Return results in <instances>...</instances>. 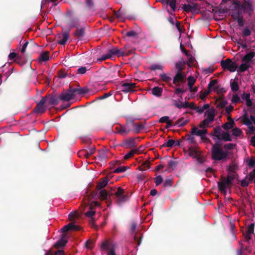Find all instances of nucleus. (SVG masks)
<instances>
[{
    "instance_id": "1",
    "label": "nucleus",
    "mask_w": 255,
    "mask_h": 255,
    "mask_svg": "<svg viewBox=\"0 0 255 255\" xmlns=\"http://www.w3.org/2000/svg\"><path fill=\"white\" fill-rule=\"evenodd\" d=\"M250 1H233L229 8L226 9V12L229 11L233 17L237 19L239 25L243 26L244 20L242 17H240V15L243 13L251 15L254 8Z\"/></svg>"
},
{
    "instance_id": "2",
    "label": "nucleus",
    "mask_w": 255,
    "mask_h": 255,
    "mask_svg": "<svg viewBox=\"0 0 255 255\" xmlns=\"http://www.w3.org/2000/svg\"><path fill=\"white\" fill-rule=\"evenodd\" d=\"M212 151V157L216 160L223 159L229 154V151L224 150L218 143L213 146Z\"/></svg>"
},
{
    "instance_id": "3",
    "label": "nucleus",
    "mask_w": 255,
    "mask_h": 255,
    "mask_svg": "<svg viewBox=\"0 0 255 255\" xmlns=\"http://www.w3.org/2000/svg\"><path fill=\"white\" fill-rule=\"evenodd\" d=\"M213 139L218 143L219 140H221L225 141L232 140L231 135L228 132L223 130L220 127L216 128L215 129Z\"/></svg>"
},
{
    "instance_id": "4",
    "label": "nucleus",
    "mask_w": 255,
    "mask_h": 255,
    "mask_svg": "<svg viewBox=\"0 0 255 255\" xmlns=\"http://www.w3.org/2000/svg\"><path fill=\"white\" fill-rule=\"evenodd\" d=\"M124 54L123 51H121L117 47H114L110 49L108 53L106 54L103 55L101 57L97 59V60L101 62L102 61L105 60L107 59H110L114 55H118V56H122Z\"/></svg>"
},
{
    "instance_id": "5",
    "label": "nucleus",
    "mask_w": 255,
    "mask_h": 255,
    "mask_svg": "<svg viewBox=\"0 0 255 255\" xmlns=\"http://www.w3.org/2000/svg\"><path fill=\"white\" fill-rule=\"evenodd\" d=\"M242 121L243 124L247 126L249 133H252L255 131V117L254 116H244L242 118Z\"/></svg>"
},
{
    "instance_id": "6",
    "label": "nucleus",
    "mask_w": 255,
    "mask_h": 255,
    "mask_svg": "<svg viewBox=\"0 0 255 255\" xmlns=\"http://www.w3.org/2000/svg\"><path fill=\"white\" fill-rule=\"evenodd\" d=\"M206 119L200 124V127L205 128L208 125L214 121L215 117V110L213 109H208L206 113Z\"/></svg>"
},
{
    "instance_id": "7",
    "label": "nucleus",
    "mask_w": 255,
    "mask_h": 255,
    "mask_svg": "<svg viewBox=\"0 0 255 255\" xmlns=\"http://www.w3.org/2000/svg\"><path fill=\"white\" fill-rule=\"evenodd\" d=\"M221 65L223 69H227L231 72H234L237 70V65L230 59H227L221 61Z\"/></svg>"
},
{
    "instance_id": "8",
    "label": "nucleus",
    "mask_w": 255,
    "mask_h": 255,
    "mask_svg": "<svg viewBox=\"0 0 255 255\" xmlns=\"http://www.w3.org/2000/svg\"><path fill=\"white\" fill-rule=\"evenodd\" d=\"M76 91H77L70 88L68 91L64 92L61 94L60 96V99L63 101H69L76 96L75 93Z\"/></svg>"
},
{
    "instance_id": "9",
    "label": "nucleus",
    "mask_w": 255,
    "mask_h": 255,
    "mask_svg": "<svg viewBox=\"0 0 255 255\" xmlns=\"http://www.w3.org/2000/svg\"><path fill=\"white\" fill-rule=\"evenodd\" d=\"M189 154L193 158H196L200 162H202L201 152L197 147H190L188 149Z\"/></svg>"
},
{
    "instance_id": "10",
    "label": "nucleus",
    "mask_w": 255,
    "mask_h": 255,
    "mask_svg": "<svg viewBox=\"0 0 255 255\" xmlns=\"http://www.w3.org/2000/svg\"><path fill=\"white\" fill-rule=\"evenodd\" d=\"M232 184V183L230 181L224 178L222 179L221 182L218 183V187L222 192L224 194H226L227 189L231 188Z\"/></svg>"
},
{
    "instance_id": "11",
    "label": "nucleus",
    "mask_w": 255,
    "mask_h": 255,
    "mask_svg": "<svg viewBox=\"0 0 255 255\" xmlns=\"http://www.w3.org/2000/svg\"><path fill=\"white\" fill-rule=\"evenodd\" d=\"M183 8L187 12H196L199 10L200 6L197 4L190 1L188 4L183 5Z\"/></svg>"
},
{
    "instance_id": "12",
    "label": "nucleus",
    "mask_w": 255,
    "mask_h": 255,
    "mask_svg": "<svg viewBox=\"0 0 255 255\" xmlns=\"http://www.w3.org/2000/svg\"><path fill=\"white\" fill-rule=\"evenodd\" d=\"M208 89L210 92H216L218 93H221L225 92L223 88L219 89L217 86V82L214 80L211 81L208 84Z\"/></svg>"
},
{
    "instance_id": "13",
    "label": "nucleus",
    "mask_w": 255,
    "mask_h": 255,
    "mask_svg": "<svg viewBox=\"0 0 255 255\" xmlns=\"http://www.w3.org/2000/svg\"><path fill=\"white\" fill-rule=\"evenodd\" d=\"M99 205V203L96 201H93V202H91V203L90 205V207H89L90 211H87L85 213V215L87 217L91 218L90 220L91 223H93L94 221L93 220V218H92V217L93 216V215L95 214V213L94 208V207L98 206Z\"/></svg>"
},
{
    "instance_id": "14",
    "label": "nucleus",
    "mask_w": 255,
    "mask_h": 255,
    "mask_svg": "<svg viewBox=\"0 0 255 255\" xmlns=\"http://www.w3.org/2000/svg\"><path fill=\"white\" fill-rule=\"evenodd\" d=\"M102 249L108 251L107 255H116L114 247L109 242H105L102 244Z\"/></svg>"
},
{
    "instance_id": "15",
    "label": "nucleus",
    "mask_w": 255,
    "mask_h": 255,
    "mask_svg": "<svg viewBox=\"0 0 255 255\" xmlns=\"http://www.w3.org/2000/svg\"><path fill=\"white\" fill-rule=\"evenodd\" d=\"M135 87V84L127 82L122 85L121 87V90L125 93H128L133 91V89Z\"/></svg>"
},
{
    "instance_id": "16",
    "label": "nucleus",
    "mask_w": 255,
    "mask_h": 255,
    "mask_svg": "<svg viewBox=\"0 0 255 255\" xmlns=\"http://www.w3.org/2000/svg\"><path fill=\"white\" fill-rule=\"evenodd\" d=\"M180 48L181 50L184 53L187 57V64L189 66H191L192 65L194 64V62L195 61V58L192 56L191 55L189 54V53L183 48V46L182 44H180Z\"/></svg>"
},
{
    "instance_id": "17",
    "label": "nucleus",
    "mask_w": 255,
    "mask_h": 255,
    "mask_svg": "<svg viewBox=\"0 0 255 255\" xmlns=\"http://www.w3.org/2000/svg\"><path fill=\"white\" fill-rule=\"evenodd\" d=\"M192 133L193 134L200 136L202 139H204L206 138L207 130L205 129H199L197 128H192Z\"/></svg>"
},
{
    "instance_id": "18",
    "label": "nucleus",
    "mask_w": 255,
    "mask_h": 255,
    "mask_svg": "<svg viewBox=\"0 0 255 255\" xmlns=\"http://www.w3.org/2000/svg\"><path fill=\"white\" fill-rule=\"evenodd\" d=\"M124 192V191L123 189L119 188L115 193V195L118 198V202L119 204L122 203L127 199V197L123 195Z\"/></svg>"
},
{
    "instance_id": "19",
    "label": "nucleus",
    "mask_w": 255,
    "mask_h": 255,
    "mask_svg": "<svg viewBox=\"0 0 255 255\" xmlns=\"http://www.w3.org/2000/svg\"><path fill=\"white\" fill-rule=\"evenodd\" d=\"M164 5H166L168 10L170 9L174 11L176 8V1H161Z\"/></svg>"
},
{
    "instance_id": "20",
    "label": "nucleus",
    "mask_w": 255,
    "mask_h": 255,
    "mask_svg": "<svg viewBox=\"0 0 255 255\" xmlns=\"http://www.w3.org/2000/svg\"><path fill=\"white\" fill-rule=\"evenodd\" d=\"M131 128L130 127V122H128L127 125L125 126H123L120 128V129L118 131V132L122 135H126L130 131H131Z\"/></svg>"
},
{
    "instance_id": "21",
    "label": "nucleus",
    "mask_w": 255,
    "mask_h": 255,
    "mask_svg": "<svg viewBox=\"0 0 255 255\" xmlns=\"http://www.w3.org/2000/svg\"><path fill=\"white\" fill-rule=\"evenodd\" d=\"M255 56V52L254 51H250L245 55V56L243 58L242 61H245L249 63L251 65V63L252 62L253 58Z\"/></svg>"
},
{
    "instance_id": "22",
    "label": "nucleus",
    "mask_w": 255,
    "mask_h": 255,
    "mask_svg": "<svg viewBox=\"0 0 255 255\" xmlns=\"http://www.w3.org/2000/svg\"><path fill=\"white\" fill-rule=\"evenodd\" d=\"M122 146L126 148L134 147L135 145V140L133 138H129L123 141Z\"/></svg>"
},
{
    "instance_id": "23",
    "label": "nucleus",
    "mask_w": 255,
    "mask_h": 255,
    "mask_svg": "<svg viewBox=\"0 0 255 255\" xmlns=\"http://www.w3.org/2000/svg\"><path fill=\"white\" fill-rule=\"evenodd\" d=\"M79 229V227L75 225L73 223H70L65 226H64L62 229L61 231L63 232H66L69 230H78Z\"/></svg>"
},
{
    "instance_id": "24",
    "label": "nucleus",
    "mask_w": 255,
    "mask_h": 255,
    "mask_svg": "<svg viewBox=\"0 0 255 255\" xmlns=\"http://www.w3.org/2000/svg\"><path fill=\"white\" fill-rule=\"evenodd\" d=\"M250 67H251L250 64H249L246 62L243 61V63L240 65L239 67L237 66V71L239 73L242 72L247 70Z\"/></svg>"
},
{
    "instance_id": "25",
    "label": "nucleus",
    "mask_w": 255,
    "mask_h": 255,
    "mask_svg": "<svg viewBox=\"0 0 255 255\" xmlns=\"http://www.w3.org/2000/svg\"><path fill=\"white\" fill-rule=\"evenodd\" d=\"M67 242V239L65 234H64L61 238L55 244L54 246L56 247H62L66 245Z\"/></svg>"
},
{
    "instance_id": "26",
    "label": "nucleus",
    "mask_w": 255,
    "mask_h": 255,
    "mask_svg": "<svg viewBox=\"0 0 255 255\" xmlns=\"http://www.w3.org/2000/svg\"><path fill=\"white\" fill-rule=\"evenodd\" d=\"M188 86L190 89V90L193 92L197 91V88H193V86L195 82V79L192 76H189L188 77Z\"/></svg>"
},
{
    "instance_id": "27",
    "label": "nucleus",
    "mask_w": 255,
    "mask_h": 255,
    "mask_svg": "<svg viewBox=\"0 0 255 255\" xmlns=\"http://www.w3.org/2000/svg\"><path fill=\"white\" fill-rule=\"evenodd\" d=\"M185 76L182 73L181 71H178L175 77L174 78V83L176 84L178 82H180L183 81Z\"/></svg>"
},
{
    "instance_id": "28",
    "label": "nucleus",
    "mask_w": 255,
    "mask_h": 255,
    "mask_svg": "<svg viewBox=\"0 0 255 255\" xmlns=\"http://www.w3.org/2000/svg\"><path fill=\"white\" fill-rule=\"evenodd\" d=\"M232 135L236 137L241 138L243 136V132L241 129L238 128H234L232 130Z\"/></svg>"
},
{
    "instance_id": "29",
    "label": "nucleus",
    "mask_w": 255,
    "mask_h": 255,
    "mask_svg": "<svg viewBox=\"0 0 255 255\" xmlns=\"http://www.w3.org/2000/svg\"><path fill=\"white\" fill-rule=\"evenodd\" d=\"M69 38V34L68 33H64L59 36V43L61 45H64Z\"/></svg>"
},
{
    "instance_id": "30",
    "label": "nucleus",
    "mask_w": 255,
    "mask_h": 255,
    "mask_svg": "<svg viewBox=\"0 0 255 255\" xmlns=\"http://www.w3.org/2000/svg\"><path fill=\"white\" fill-rule=\"evenodd\" d=\"M162 89L159 87H155L152 89V94L157 97L161 96L162 93Z\"/></svg>"
},
{
    "instance_id": "31",
    "label": "nucleus",
    "mask_w": 255,
    "mask_h": 255,
    "mask_svg": "<svg viewBox=\"0 0 255 255\" xmlns=\"http://www.w3.org/2000/svg\"><path fill=\"white\" fill-rule=\"evenodd\" d=\"M49 58V52L47 51H45L41 53L38 58V60L40 62H44L48 60Z\"/></svg>"
},
{
    "instance_id": "32",
    "label": "nucleus",
    "mask_w": 255,
    "mask_h": 255,
    "mask_svg": "<svg viewBox=\"0 0 255 255\" xmlns=\"http://www.w3.org/2000/svg\"><path fill=\"white\" fill-rule=\"evenodd\" d=\"M227 104V101L223 98H219L217 101V106L220 108L225 107Z\"/></svg>"
},
{
    "instance_id": "33",
    "label": "nucleus",
    "mask_w": 255,
    "mask_h": 255,
    "mask_svg": "<svg viewBox=\"0 0 255 255\" xmlns=\"http://www.w3.org/2000/svg\"><path fill=\"white\" fill-rule=\"evenodd\" d=\"M159 122L161 123H165L167 125V127H170L172 126V121L169 120L168 116H164L161 117L159 119Z\"/></svg>"
},
{
    "instance_id": "34",
    "label": "nucleus",
    "mask_w": 255,
    "mask_h": 255,
    "mask_svg": "<svg viewBox=\"0 0 255 255\" xmlns=\"http://www.w3.org/2000/svg\"><path fill=\"white\" fill-rule=\"evenodd\" d=\"M130 127H133V130L135 132V133H138L139 132L140 130L141 129V128H142V126L141 125H136V124H134L133 123V121H131L130 122Z\"/></svg>"
},
{
    "instance_id": "35",
    "label": "nucleus",
    "mask_w": 255,
    "mask_h": 255,
    "mask_svg": "<svg viewBox=\"0 0 255 255\" xmlns=\"http://www.w3.org/2000/svg\"><path fill=\"white\" fill-rule=\"evenodd\" d=\"M209 108V104H205L202 106H199L196 108V111L197 113L201 114L204 112L206 110H208Z\"/></svg>"
},
{
    "instance_id": "36",
    "label": "nucleus",
    "mask_w": 255,
    "mask_h": 255,
    "mask_svg": "<svg viewBox=\"0 0 255 255\" xmlns=\"http://www.w3.org/2000/svg\"><path fill=\"white\" fill-rule=\"evenodd\" d=\"M74 34L76 36H77L79 38H82L85 35V30L84 28H79L76 30Z\"/></svg>"
},
{
    "instance_id": "37",
    "label": "nucleus",
    "mask_w": 255,
    "mask_h": 255,
    "mask_svg": "<svg viewBox=\"0 0 255 255\" xmlns=\"http://www.w3.org/2000/svg\"><path fill=\"white\" fill-rule=\"evenodd\" d=\"M109 182V179L107 177H104L102 179V181H100L98 185V187L100 189L105 187Z\"/></svg>"
},
{
    "instance_id": "38",
    "label": "nucleus",
    "mask_w": 255,
    "mask_h": 255,
    "mask_svg": "<svg viewBox=\"0 0 255 255\" xmlns=\"http://www.w3.org/2000/svg\"><path fill=\"white\" fill-rule=\"evenodd\" d=\"M163 68V65L160 64H153L151 67L150 70L152 71H156L157 70H162Z\"/></svg>"
},
{
    "instance_id": "39",
    "label": "nucleus",
    "mask_w": 255,
    "mask_h": 255,
    "mask_svg": "<svg viewBox=\"0 0 255 255\" xmlns=\"http://www.w3.org/2000/svg\"><path fill=\"white\" fill-rule=\"evenodd\" d=\"M137 151H138L137 150H133V149H131L129 152H128V153H127L125 155V156H124L125 159L127 160V159H128V158H130L134 154H136Z\"/></svg>"
},
{
    "instance_id": "40",
    "label": "nucleus",
    "mask_w": 255,
    "mask_h": 255,
    "mask_svg": "<svg viewBox=\"0 0 255 255\" xmlns=\"http://www.w3.org/2000/svg\"><path fill=\"white\" fill-rule=\"evenodd\" d=\"M234 125V121H232L230 122H227L223 126V128L226 130H229L232 128Z\"/></svg>"
},
{
    "instance_id": "41",
    "label": "nucleus",
    "mask_w": 255,
    "mask_h": 255,
    "mask_svg": "<svg viewBox=\"0 0 255 255\" xmlns=\"http://www.w3.org/2000/svg\"><path fill=\"white\" fill-rule=\"evenodd\" d=\"M175 105L176 107H177L179 109L186 108L189 106L187 102H181L179 103H176Z\"/></svg>"
},
{
    "instance_id": "42",
    "label": "nucleus",
    "mask_w": 255,
    "mask_h": 255,
    "mask_svg": "<svg viewBox=\"0 0 255 255\" xmlns=\"http://www.w3.org/2000/svg\"><path fill=\"white\" fill-rule=\"evenodd\" d=\"M160 77L163 81L166 82H170L171 80V78L164 73H161Z\"/></svg>"
},
{
    "instance_id": "43",
    "label": "nucleus",
    "mask_w": 255,
    "mask_h": 255,
    "mask_svg": "<svg viewBox=\"0 0 255 255\" xmlns=\"http://www.w3.org/2000/svg\"><path fill=\"white\" fill-rule=\"evenodd\" d=\"M175 142L174 140L169 139L168 141H166L163 144V146L168 147H173L175 145Z\"/></svg>"
},
{
    "instance_id": "44",
    "label": "nucleus",
    "mask_w": 255,
    "mask_h": 255,
    "mask_svg": "<svg viewBox=\"0 0 255 255\" xmlns=\"http://www.w3.org/2000/svg\"><path fill=\"white\" fill-rule=\"evenodd\" d=\"M128 168V166H120L115 169L114 172L117 173L124 172L126 171Z\"/></svg>"
},
{
    "instance_id": "45",
    "label": "nucleus",
    "mask_w": 255,
    "mask_h": 255,
    "mask_svg": "<svg viewBox=\"0 0 255 255\" xmlns=\"http://www.w3.org/2000/svg\"><path fill=\"white\" fill-rule=\"evenodd\" d=\"M99 195L102 199L105 200L107 198L108 193L105 190L102 189L100 191Z\"/></svg>"
},
{
    "instance_id": "46",
    "label": "nucleus",
    "mask_w": 255,
    "mask_h": 255,
    "mask_svg": "<svg viewBox=\"0 0 255 255\" xmlns=\"http://www.w3.org/2000/svg\"><path fill=\"white\" fill-rule=\"evenodd\" d=\"M237 43L239 45V46L241 47L243 49H245L247 47L246 43L243 41V40L240 39L239 40H236Z\"/></svg>"
},
{
    "instance_id": "47",
    "label": "nucleus",
    "mask_w": 255,
    "mask_h": 255,
    "mask_svg": "<svg viewBox=\"0 0 255 255\" xmlns=\"http://www.w3.org/2000/svg\"><path fill=\"white\" fill-rule=\"evenodd\" d=\"M36 112H39L40 113H42L44 112V109L42 103H38L37 104L36 108Z\"/></svg>"
},
{
    "instance_id": "48",
    "label": "nucleus",
    "mask_w": 255,
    "mask_h": 255,
    "mask_svg": "<svg viewBox=\"0 0 255 255\" xmlns=\"http://www.w3.org/2000/svg\"><path fill=\"white\" fill-rule=\"evenodd\" d=\"M78 21L76 19H74L68 24L70 28L75 27L78 24Z\"/></svg>"
},
{
    "instance_id": "49",
    "label": "nucleus",
    "mask_w": 255,
    "mask_h": 255,
    "mask_svg": "<svg viewBox=\"0 0 255 255\" xmlns=\"http://www.w3.org/2000/svg\"><path fill=\"white\" fill-rule=\"evenodd\" d=\"M240 101V98L237 94H234L232 99L233 103L236 104Z\"/></svg>"
},
{
    "instance_id": "50",
    "label": "nucleus",
    "mask_w": 255,
    "mask_h": 255,
    "mask_svg": "<svg viewBox=\"0 0 255 255\" xmlns=\"http://www.w3.org/2000/svg\"><path fill=\"white\" fill-rule=\"evenodd\" d=\"M231 87L233 91H237L239 90V86L237 83L233 82L231 84Z\"/></svg>"
},
{
    "instance_id": "51",
    "label": "nucleus",
    "mask_w": 255,
    "mask_h": 255,
    "mask_svg": "<svg viewBox=\"0 0 255 255\" xmlns=\"http://www.w3.org/2000/svg\"><path fill=\"white\" fill-rule=\"evenodd\" d=\"M210 93V92L208 89V90L202 92L200 94V97L202 100H204L209 94Z\"/></svg>"
},
{
    "instance_id": "52",
    "label": "nucleus",
    "mask_w": 255,
    "mask_h": 255,
    "mask_svg": "<svg viewBox=\"0 0 255 255\" xmlns=\"http://www.w3.org/2000/svg\"><path fill=\"white\" fill-rule=\"evenodd\" d=\"M254 224H251L249 227L248 228L246 232H248L249 233V234H252L254 233Z\"/></svg>"
},
{
    "instance_id": "53",
    "label": "nucleus",
    "mask_w": 255,
    "mask_h": 255,
    "mask_svg": "<svg viewBox=\"0 0 255 255\" xmlns=\"http://www.w3.org/2000/svg\"><path fill=\"white\" fill-rule=\"evenodd\" d=\"M74 89V90L77 91H76V93H75L76 96L77 95H79V94H84V93H86V89H84L75 88Z\"/></svg>"
},
{
    "instance_id": "54",
    "label": "nucleus",
    "mask_w": 255,
    "mask_h": 255,
    "mask_svg": "<svg viewBox=\"0 0 255 255\" xmlns=\"http://www.w3.org/2000/svg\"><path fill=\"white\" fill-rule=\"evenodd\" d=\"M251 33V30L248 28L246 27L243 30V34L244 36H249Z\"/></svg>"
},
{
    "instance_id": "55",
    "label": "nucleus",
    "mask_w": 255,
    "mask_h": 255,
    "mask_svg": "<svg viewBox=\"0 0 255 255\" xmlns=\"http://www.w3.org/2000/svg\"><path fill=\"white\" fill-rule=\"evenodd\" d=\"M235 175L234 173H232V174H229L228 176L227 177V178H225L227 180H228V181H230L232 183V182L234 180V179L235 178Z\"/></svg>"
},
{
    "instance_id": "56",
    "label": "nucleus",
    "mask_w": 255,
    "mask_h": 255,
    "mask_svg": "<svg viewBox=\"0 0 255 255\" xmlns=\"http://www.w3.org/2000/svg\"><path fill=\"white\" fill-rule=\"evenodd\" d=\"M163 181V179L161 176L156 177L155 179V183L156 185H159Z\"/></svg>"
},
{
    "instance_id": "57",
    "label": "nucleus",
    "mask_w": 255,
    "mask_h": 255,
    "mask_svg": "<svg viewBox=\"0 0 255 255\" xmlns=\"http://www.w3.org/2000/svg\"><path fill=\"white\" fill-rule=\"evenodd\" d=\"M234 145L232 143H228L224 145L223 149L228 151L229 149H232Z\"/></svg>"
},
{
    "instance_id": "58",
    "label": "nucleus",
    "mask_w": 255,
    "mask_h": 255,
    "mask_svg": "<svg viewBox=\"0 0 255 255\" xmlns=\"http://www.w3.org/2000/svg\"><path fill=\"white\" fill-rule=\"evenodd\" d=\"M86 71L87 69L85 67H82L78 69V73L81 74H83L86 73Z\"/></svg>"
},
{
    "instance_id": "59",
    "label": "nucleus",
    "mask_w": 255,
    "mask_h": 255,
    "mask_svg": "<svg viewBox=\"0 0 255 255\" xmlns=\"http://www.w3.org/2000/svg\"><path fill=\"white\" fill-rule=\"evenodd\" d=\"M28 43L27 42H25L22 45V47L21 49V52L22 53H24L25 51H26V49L27 47V45H28Z\"/></svg>"
},
{
    "instance_id": "60",
    "label": "nucleus",
    "mask_w": 255,
    "mask_h": 255,
    "mask_svg": "<svg viewBox=\"0 0 255 255\" xmlns=\"http://www.w3.org/2000/svg\"><path fill=\"white\" fill-rule=\"evenodd\" d=\"M233 110V107L231 105L227 106L225 109L226 113L228 114H230L232 111Z\"/></svg>"
},
{
    "instance_id": "61",
    "label": "nucleus",
    "mask_w": 255,
    "mask_h": 255,
    "mask_svg": "<svg viewBox=\"0 0 255 255\" xmlns=\"http://www.w3.org/2000/svg\"><path fill=\"white\" fill-rule=\"evenodd\" d=\"M16 56V54L14 52H11L8 55L9 60H13Z\"/></svg>"
},
{
    "instance_id": "62",
    "label": "nucleus",
    "mask_w": 255,
    "mask_h": 255,
    "mask_svg": "<svg viewBox=\"0 0 255 255\" xmlns=\"http://www.w3.org/2000/svg\"><path fill=\"white\" fill-rule=\"evenodd\" d=\"M175 166H176V163L175 161L170 160L168 162V168L169 167H174Z\"/></svg>"
},
{
    "instance_id": "63",
    "label": "nucleus",
    "mask_w": 255,
    "mask_h": 255,
    "mask_svg": "<svg viewBox=\"0 0 255 255\" xmlns=\"http://www.w3.org/2000/svg\"><path fill=\"white\" fill-rule=\"evenodd\" d=\"M250 177V179L251 181L253 180L254 178L255 177V171H253L250 173L249 175Z\"/></svg>"
},
{
    "instance_id": "64",
    "label": "nucleus",
    "mask_w": 255,
    "mask_h": 255,
    "mask_svg": "<svg viewBox=\"0 0 255 255\" xmlns=\"http://www.w3.org/2000/svg\"><path fill=\"white\" fill-rule=\"evenodd\" d=\"M242 98L245 100L250 99V95L249 94L244 93L242 95Z\"/></svg>"
}]
</instances>
